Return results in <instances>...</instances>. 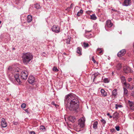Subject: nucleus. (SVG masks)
Segmentation results:
<instances>
[{"label":"nucleus","instance_id":"5fc2aeb1","mask_svg":"<svg viewBox=\"0 0 134 134\" xmlns=\"http://www.w3.org/2000/svg\"><path fill=\"white\" fill-rule=\"evenodd\" d=\"M1 21H0V24L1 23Z\"/></svg>","mask_w":134,"mask_h":134},{"label":"nucleus","instance_id":"9d476101","mask_svg":"<svg viewBox=\"0 0 134 134\" xmlns=\"http://www.w3.org/2000/svg\"><path fill=\"white\" fill-rule=\"evenodd\" d=\"M131 0H124L123 4L124 6H127L131 5Z\"/></svg>","mask_w":134,"mask_h":134},{"label":"nucleus","instance_id":"f03ea898","mask_svg":"<svg viewBox=\"0 0 134 134\" xmlns=\"http://www.w3.org/2000/svg\"><path fill=\"white\" fill-rule=\"evenodd\" d=\"M33 57L29 52L24 53L22 56L23 63L26 64L29 62L33 59Z\"/></svg>","mask_w":134,"mask_h":134},{"label":"nucleus","instance_id":"412c9836","mask_svg":"<svg viewBox=\"0 0 134 134\" xmlns=\"http://www.w3.org/2000/svg\"><path fill=\"white\" fill-rule=\"evenodd\" d=\"M77 53L79 55H81V52L82 51L81 48L80 47H78L77 48Z\"/></svg>","mask_w":134,"mask_h":134},{"label":"nucleus","instance_id":"c9c22d12","mask_svg":"<svg viewBox=\"0 0 134 134\" xmlns=\"http://www.w3.org/2000/svg\"><path fill=\"white\" fill-rule=\"evenodd\" d=\"M116 130L117 131H119L120 130V127L119 126H116L115 127Z\"/></svg>","mask_w":134,"mask_h":134},{"label":"nucleus","instance_id":"bb28decb","mask_svg":"<svg viewBox=\"0 0 134 134\" xmlns=\"http://www.w3.org/2000/svg\"><path fill=\"white\" fill-rule=\"evenodd\" d=\"M97 52L99 54L102 53L103 52V50L101 48H98L97 49Z\"/></svg>","mask_w":134,"mask_h":134},{"label":"nucleus","instance_id":"2f4dec72","mask_svg":"<svg viewBox=\"0 0 134 134\" xmlns=\"http://www.w3.org/2000/svg\"><path fill=\"white\" fill-rule=\"evenodd\" d=\"M103 81L105 83H107L109 82V81L107 78H105L104 79Z\"/></svg>","mask_w":134,"mask_h":134},{"label":"nucleus","instance_id":"79ce46f5","mask_svg":"<svg viewBox=\"0 0 134 134\" xmlns=\"http://www.w3.org/2000/svg\"><path fill=\"white\" fill-rule=\"evenodd\" d=\"M30 134H35L34 131H31L30 132Z\"/></svg>","mask_w":134,"mask_h":134},{"label":"nucleus","instance_id":"58836bf2","mask_svg":"<svg viewBox=\"0 0 134 134\" xmlns=\"http://www.w3.org/2000/svg\"><path fill=\"white\" fill-rule=\"evenodd\" d=\"M92 61L94 62V63H95V62H96V61L95 60H94V57H92Z\"/></svg>","mask_w":134,"mask_h":134},{"label":"nucleus","instance_id":"09e8293b","mask_svg":"<svg viewBox=\"0 0 134 134\" xmlns=\"http://www.w3.org/2000/svg\"><path fill=\"white\" fill-rule=\"evenodd\" d=\"M112 10H113V11H115V12H116V11H117V10H115V9H112Z\"/></svg>","mask_w":134,"mask_h":134},{"label":"nucleus","instance_id":"dca6fc26","mask_svg":"<svg viewBox=\"0 0 134 134\" xmlns=\"http://www.w3.org/2000/svg\"><path fill=\"white\" fill-rule=\"evenodd\" d=\"M101 95L104 97H105L107 95V92L103 89H102L101 90Z\"/></svg>","mask_w":134,"mask_h":134},{"label":"nucleus","instance_id":"0eeeda50","mask_svg":"<svg viewBox=\"0 0 134 134\" xmlns=\"http://www.w3.org/2000/svg\"><path fill=\"white\" fill-rule=\"evenodd\" d=\"M113 24L111 23V21L110 20H107L106 22L105 27L106 29L107 27H110L112 26Z\"/></svg>","mask_w":134,"mask_h":134},{"label":"nucleus","instance_id":"a19ab883","mask_svg":"<svg viewBox=\"0 0 134 134\" xmlns=\"http://www.w3.org/2000/svg\"><path fill=\"white\" fill-rule=\"evenodd\" d=\"M24 110L27 113H29V111L27 109H26Z\"/></svg>","mask_w":134,"mask_h":134},{"label":"nucleus","instance_id":"c85d7f7f","mask_svg":"<svg viewBox=\"0 0 134 134\" xmlns=\"http://www.w3.org/2000/svg\"><path fill=\"white\" fill-rule=\"evenodd\" d=\"M124 85H125L126 87L127 88H129L130 87V85L129 83H127L126 82L124 84Z\"/></svg>","mask_w":134,"mask_h":134},{"label":"nucleus","instance_id":"de8ad7c7","mask_svg":"<svg viewBox=\"0 0 134 134\" xmlns=\"http://www.w3.org/2000/svg\"><path fill=\"white\" fill-rule=\"evenodd\" d=\"M107 115L108 116H109L110 115V114H109V113H107Z\"/></svg>","mask_w":134,"mask_h":134},{"label":"nucleus","instance_id":"f3484780","mask_svg":"<svg viewBox=\"0 0 134 134\" xmlns=\"http://www.w3.org/2000/svg\"><path fill=\"white\" fill-rule=\"evenodd\" d=\"M27 21L28 23L30 22L32 20V17L31 15H28L27 17Z\"/></svg>","mask_w":134,"mask_h":134},{"label":"nucleus","instance_id":"f704fd0d","mask_svg":"<svg viewBox=\"0 0 134 134\" xmlns=\"http://www.w3.org/2000/svg\"><path fill=\"white\" fill-rule=\"evenodd\" d=\"M101 121L103 124H105L106 123V121L104 119H102L101 120Z\"/></svg>","mask_w":134,"mask_h":134},{"label":"nucleus","instance_id":"c756f323","mask_svg":"<svg viewBox=\"0 0 134 134\" xmlns=\"http://www.w3.org/2000/svg\"><path fill=\"white\" fill-rule=\"evenodd\" d=\"M83 46L84 47H88L89 46V44L88 43L84 42L83 43Z\"/></svg>","mask_w":134,"mask_h":134},{"label":"nucleus","instance_id":"aec40b11","mask_svg":"<svg viewBox=\"0 0 134 134\" xmlns=\"http://www.w3.org/2000/svg\"><path fill=\"white\" fill-rule=\"evenodd\" d=\"M98 125V122L97 121L94 122L93 125V128L95 129L97 128V125Z\"/></svg>","mask_w":134,"mask_h":134},{"label":"nucleus","instance_id":"a211bd4d","mask_svg":"<svg viewBox=\"0 0 134 134\" xmlns=\"http://www.w3.org/2000/svg\"><path fill=\"white\" fill-rule=\"evenodd\" d=\"M123 89H124V95L125 96H128V91L127 90L126 88H125L124 87L123 88Z\"/></svg>","mask_w":134,"mask_h":134},{"label":"nucleus","instance_id":"a18cd8bd","mask_svg":"<svg viewBox=\"0 0 134 134\" xmlns=\"http://www.w3.org/2000/svg\"><path fill=\"white\" fill-rule=\"evenodd\" d=\"M91 30H90V31L86 30V33L89 32H91Z\"/></svg>","mask_w":134,"mask_h":134},{"label":"nucleus","instance_id":"6e6552de","mask_svg":"<svg viewBox=\"0 0 134 134\" xmlns=\"http://www.w3.org/2000/svg\"><path fill=\"white\" fill-rule=\"evenodd\" d=\"M28 82L31 84H33L35 81L34 77L32 76H29L28 79Z\"/></svg>","mask_w":134,"mask_h":134},{"label":"nucleus","instance_id":"f8f14e48","mask_svg":"<svg viewBox=\"0 0 134 134\" xmlns=\"http://www.w3.org/2000/svg\"><path fill=\"white\" fill-rule=\"evenodd\" d=\"M19 74H16L14 75V77L15 80L18 83H20L21 81L19 78Z\"/></svg>","mask_w":134,"mask_h":134},{"label":"nucleus","instance_id":"ddd939ff","mask_svg":"<svg viewBox=\"0 0 134 134\" xmlns=\"http://www.w3.org/2000/svg\"><path fill=\"white\" fill-rule=\"evenodd\" d=\"M117 90L116 89H114L112 92L111 96L114 98H116L117 94Z\"/></svg>","mask_w":134,"mask_h":134},{"label":"nucleus","instance_id":"49530a36","mask_svg":"<svg viewBox=\"0 0 134 134\" xmlns=\"http://www.w3.org/2000/svg\"><path fill=\"white\" fill-rule=\"evenodd\" d=\"M42 55L43 56H45V53H43L42 54Z\"/></svg>","mask_w":134,"mask_h":134},{"label":"nucleus","instance_id":"7c9ffc66","mask_svg":"<svg viewBox=\"0 0 134 134\" xmlns=\"http://www.w3.org/2000/svg\"><path fill=\"white\" fill-rule=\"evenodd\" d=\"M53 70L55 72H57L58 70L56 67L54 66L53 68Z\"/></svg>","mask_w":134,"mask_h":134},{"label":"nucleus","instance_id":"b1692460","mask_svg":"<svg viewBox=\"0 0 134 134\" xmlns=\"http://www.w3.org/2000/svg\"><path fill=\"white\" fill-rule=\"evenodd\" d=\"M40 130L41 131H46V129H45V127L43 126H40Z\"/></svg>","mask_w":134,"mask_h":134},{"label":"nucleus","instance_id":"864d4df0","mask_svg":"<svg viewBox=\"0 0 134 134\" xmlns=\"http://www.w3.org/2000/svg\"><path fill=\"white\" fill-rule=\"evenodd\" d=\"M13 50H14V49H15V48H13Z\"/></svg>","mask_w":134,"mask_h":134},{"label":"nucleus","instance_id":"20e7f679","mask_svg":"<svg viewBox=\"0 0 134 134\" xmlns=\"http://www.w3.org/2000/svg\"><path fill=\"white\" fill-rule=\"evenodd\" d=\"M28 73L27 71L25 70L23 71L20 75L21 78L24 80L26 79L28 76Z\"/></svg>","mask_w":134,"mask_h":134},{"label":"nucleus","instance_id":"393cba45","mask_svg":"<svg viewBox=\"0 0 134 134\" xmlns=\"http://www.w3.org/2000/svg\"><path fill=\"white\" fill-rule=\"evenodd\" d=\"M121 67V64L120 63H119L116 66V68L117 70H119Z\"/></svg>","mask_w":134,"mask_h":134},{"label":"nucleus","instance_id":"ea45409f","mask_svg":"<svg viewBox=\"0 0 134 134\" xmlns=\"http://www.w3.org/2000/svg\"><path fill=\"white\" fill-rule=\"evenodd\" d=\"M132 80V78H129L128 79V81L130 82Z\"/></svg>","mask_w":134,"mask_h":134},{"label":"nucleus","instance_id":"37998d69","mask_svg":"<svg viewBox=\"0 0 134 134\" xmlns=\"http://www.w3.org/2000/svg\"><path fill=\"white\" fill-rule=\"evenodd\" d=\"M12 68L11 66L9 67L8 68V70H12Z\"/></svg>","mask_w":134,"mask_h":134},{"label":"nucleus","instance_id":"4c0bfd02","mask_svg":"<svg viewBox=\"0 0 134 134\" xmlns=\"http://www.w3.org/2000/svg\"><path fill=\"white\" fill-rule=\"evenodd\" d=\"M131 95L134 97V92H133L131 93Z\"/></svg>","mask_w":134,"mask_h":134},{"label":"nucleus","instance_id":"72a5a7b5","mask_svg":"<svg viewBox=\"0 0 134 134\" xmlns=\"http://www.w3.org/2000/svg\"><path fill=\"white\" fill-rule=\"evenodd\" d=\"M51 104H52L54 105L56 108H57L58 107V105L56 104L53 101L52 102Z\"/></svg>","mask_w":134,"mask_h":134},{"label":"nucleus","instance_id":"39448f33","mask_svg":"<svg viewBox=\"0 0 134 134\" xmlns=\"http://www.w3.org/2000/svg\"><path fill=\"white\" fill-rule=\"evenodd\" d=\"M52 31L56 33H58L60 31L59 27L55 25H54L52 28Z\"/></svg>","mask_w":134,"mask_h":134},{"label":"nucleus","instance_id":"a878e982","mask_svg":"<svg viewBox=\"0 0 134 134\" xmlns=\"http://www.w3.org/2000/svg\"><path fill=\"white\" fill-rule=\"evenodd\" d=\"M83 10L82 9H81L78 12V13L77 14V15L78 16H80V15H81V14L83 13Z\"/></svg>","mask_w":134,"mask_h":134},{"label":"nucleus","instance_id":"1a4fd4ad","mask_svg":"<svg viewBox=\"0 0 134 134\" xmlns=\"http://www.w3.org/2000/svg\"><path fill=\"white\" fill-rule=\"evenodd\" d=\"M125 53L126 50L124 49H122L117 54L118 56L119 57H121L123 56Z\"/></svg>","mask_w":134,"mask_h":134},{"label":"nucleus","instance_id":"4be33fe9","mask_svg":"<svg viewBox=\"0 0 134 134\" xmlns=\"http://www.w3.org/2000/svg\"><path fill=\"white\" fill-rule=\"evenodd\" d=\"M90 17L91 19L94 20H96L97 19V17L94 14H93L91 15Z\"/></svg>","mask_w":134,"mask_h":134},{"label":"nucleus","instance_id":"f257e3e1","mask_svg":"<svg viewBox=\"0 0 134 134\" xmlns=\"http://www.w3.org/2000/svg\"><path fill=\"white\" fill-rule=\"evenodd\" d=\"M65 102H67V107L70 110H75L79 107V101L75 95L70 93L65 97Z\"/></svg>","mask_w":134,"mask_h":134},{"label":"nucleus","instance_id":"6ab92c4d","mask_svg":"<svg viewBox=\"0 0 134 134\" xmlns=\"http://www.w3.org/2000/svg\"><path fill=\"white\" fill-rule=\"evenodd\" d=\"M120 79L122 83L123 84L125 83L126 81L125 77L124 76H122L120 77Z\"/></svg>","mask_w":134,"mask_h":134},{"label":"nucleus","instance_id":"603ef678","mask_svg":"<svg viewBox=\"0 0 134 134\" xmlns=\"http://www.w3.org/2000/svg\"><path fill=\"white\" fill-rule=\"evenodd\" d=\"M72 4H71V7H72Z\"/></svg>","mask_w":134,"mask_h":134},{"label":"nucleus","instance_id":"9b49d317","mask_svg":"<svg viewBox=\"0 0 134 134\" xmlns=\"http://www.w3.org/2000/svg\"><path fill=\"white\" fill-rule=\"evenodd\" d=\"M1 124L3 127H5L7 126V123L5 121V120L4 118H3L2 119Z\"/></svg>","mask_w":134,"mask_h":134},{"label":"nucleus","instance_id":"473e14b6","mask_svg":"<svg viewBox=\"0 0 134 134\" xmlns=\"http://www.w3.org/2000/svg\"><path fill=\"white\" fill-rule=\"evenodd\" d=\"M26 106V104L25 103H23L21 105V107L22 108H25Z\"/></svg>","mask_w":134,"mask_h":134},{"label":"nucleus","instance_id":"3c124183","mask_svg":"<svg viewBox=\"0 0 134 134\" xmlns=\"http://www.w3.org/2000/svg\"><path fill=\"white\" fill-rule=\"evenodd\" d=\"M63 54H65V55H66V53H63Z\"/></svg>","mask_w":134,"mask_h":134},{"label":"nucleus","instance_id":"4468645a","mask_svg":"<svg viewBox=\"0 0 134 134\" xmlns=\"http://www.w3.org/2000/svg\"><path fill=\"white\" fill-rule=\"evenodd\" d=\"M128 103L130 109L131 110H134V102H131L130 100H129Z\"/></svg>","mask_w":134,"mask_h":134},{"label":"nucleus","instance_id":"e433bc0d","mask_svg":"<svg viewBox=\"0 0 134 134\" xmlns=\"http://www.w3.org/2000/svg\"><path fill=\"white\" fill-rule=\"evenodd\" d=\"M121 106L120 105L116 104V108L117 109L119 107H120Z\"/></svg>","mask_w":134,"mask_h":134},{"label":"nucleus","instance_id":"2eb2a0df","mask_svg":"<svg viewBox=\"0 0 134 134\" xmlns=\"http://www.w3.org/2000/svg\"><path fill=\"white\" fill-rule=\"evenodd\" d=\"M68 120L70 121L73 122H75L76 120V119L75 117L72 116H70L68 118Z\"/></svg>","mask_w":134,"mask_h":134},{"label":"nucleus","instance_id":"cd10ccee","mask_svg":"<svg viewBox=\"0 0 134 134\" xmlns=\"http://www.w3.org/2000/svg\"><path fill=\"white\" fill-rule=\"evenodd\" d=\"M70 37H69L66 40V43L67 44H69L70 43Z\"/></svg>","mask_w":134,"mask_h":134},{"label":"nucleus","instance_id":"5701e85b","mask_svg":"<svg viewBox=\"0 0 134 134\" xmlns=\"http://www.w3.org/2000/svg\"><path fill=\"white\" fill-rule=\"evenodd\" d=\"M35 7L37 9H39L41 8V6L39 4L37 3L35 4Z\"/></svg>","mask_w":134,"mask_h":134},{"label":"nucleus","instance_id":"7ed1b4c3","mask_svg":"<svg viewBox=\"0 0 134 134\" xmlns=\"http://www.w3.org/2000/svg\"><path fill=\"white\" fill-rule=\"evenodd\" d=\"M85 118L84 117H82L79 119L78 120L77 128H83L85 126Z\"/></svg>","mask_w":134,"mask_h":134},{"label":"nucleus","instance_id":"8fccbe9b","mask_svg":"<svg viewBox=\"0 0 134 134\" xmlns=\"http://www.w3.org/2000/svg\"><path fill=\"white\" fill-rule=\"evenodd\" d=\"M112 116L111 115H110L109 116V118H112Z\"/></svg>","mask_w":134,"mask_h":134},{"label":"nucleus","instance_id":"423d86ee","mask_svg":"<svg viewBox=\"0 0 134 134\" xmlns=\"http://www.w3.org/2000/svg\"><path fill=\"white\" fill-rule=\"evenodd\" d=\"M123 71L126 74L131 72L130 68L127 66H125L123 67Z\"/></svg>","mask_w":134,"mask_h":134},{"label":"nucleus","instance_id":"c03bdc74","mask_svg":"<svg viewBox=\"0 0 134 134\" xmlns=\"http://www.w3.org/2000/svg\"><path fill=\"white\" fill-rule=\"evenodd\" d=\"M118 114L117 112L115 113L114 114V115H115L116 116H117Z\"/></svg>","mask_w":134,"mask_h":134}]
</instances>
